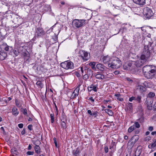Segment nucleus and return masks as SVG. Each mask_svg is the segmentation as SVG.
<instances>
[{"instance_id": "a878e982", "label": "nucleus", "mask_w": 156, "mask_h": 156, "mask_svg": "<svg viewBox=\"0 0 156 156\" xmlns=\"http://www.w3.org/2000/svg\"><path fill=\"white\" fill-rule=\"evenodd\" d=\"M135 130V126L133 125L130 126L128 129V132L130 133L132 132L133 130Z\"/></svg>"}, {"instance_id": "58836bf2", "label": "nucleus", "mask_w": 156, "mask_h": 156, "mask_svg": "<svg viewBox=\"0 0 156 156\" xmlns=\"http://www.w3.org/2000/svg\"><path fill=\"white\" fill-rule=\"evenodd\" d=\"M6 55L3 52H0V57L1 56V58L3 57V60L6 57Z\"/></svg>"}, {"instance_id": "a19ab883", "label": "nucleus", "mask_w": 156, "mask_h": 156, "mask_svg": "<svg viewBox=\"0 0 156 156\" xmlns=\"http://www.w3.org/2000/svg\"><path fill=\"white\" fill-rule=\"evenodd\" d=\"M61 126L63 128H66V124L64 120H63L62 122Z\"/></svg>"}, {"instance_id": "cd10ccee", "label": "nucleus", "mask_w": 156, "mask_h": 156, "mask_svg": "<svg viewBox=\"0 0 156 156\" xmlns=\"http://www.w3.org/2000/svg\"><path fill=\"white\" fill-rule=\"evenodd\" d=\"M114 75L112 73H109L107 74L106 75H105V79L108 78H113Z\"/></svg>"}, {"instance_id": "603ef678", "label": "nucleus", "mask_w": 156, "mask_h": 156, "mask_svg": "<svg viewBox=\"0 0 156 156\" xmlns=\"http://www.w3.org/2000/svg\"><path fill=\"white\" fill-rule=\"evenodd\" d=\"M108 148L107 146H105L104 147L105 152V153H107L108 152Z\"/></svg>"}, {"instance_id": "4c0bfd02", "label": "nucleus", "mask_w": 156, "mask_h": 156, "mask_svg": "<svg viewBox=\"0 0 156 156\" xmlns=\"http://www.w3.org/2000/svg\"><path fill=\"white\" fill-rule=\"evenodd\" d=\"M88 100L91 101V104L92 105H93V106H94V99H93V98L92 97H90L88 99Z\"/></svg>"}, {"instance_id": "393cba45", "label": "nucleus", "mask_w": 156, "mask_h": 156, "mask_svg": "<svg viewBox=\"0 0 156 156\" xmlns=\"http://www.w3.org/2000/svg\"><path fill=\"white\" fill-rule=\"evenodd\" d=\"M144 76L146 77L147 79H151L152 78V74H151L150 72H147L144 74Z\"/></svg>"}, {"instance_id": "bf43d9fd", "label": "nucleus", "mask_w": 156, "mask_h": 156, "mask_svg": "<svg viewBox=\"0 0 156 156\" xmlns=\"http://www.w3.org/2000/svg\"><path fill=\"white\" fill-rule=\"evenodd\" d=\"M14 152H15V153L13 154L12 155V156H17V151L15 150Z\"/></svg>"}, {"instance_id": "a211bd4d", "label": "nucleus", "mask_w": 156, "mask_h": 156, "mask_svg": "<svg viewBox=\"0 0 156 156\" xmlns=\"http://www.w3.org/2000/svg\"><path fill=\"white\" fill-rule=\"evenodd\" d=\"M112 7L113 8V9H115L118 10H119L122 11H123L124 10V8L122 5H121L120 6H117L116 5H113Z\"/></svg>"}, {"instance_id": "f03ea898", "label": "nucleus", "mask_w": 156, "mask_h": 156, "mask_svg": "<svg viewBox=\"0 0 156 156\" xmlns=\"http://www.w3.org/2000/svg\"><path fill=\"white\" fill-rule=\"evenodd\" d=\"M143 14L146 19H149L153 17L154 13L151 8L145 7L143 9Z\"/></svg>"}, {"instance_id": "bb28decb", "label": "nucleus", "mask_w": 156, "mask_h": 156, "mask_svg": "<svg viewBox=\"0 0 156 156\" xmlns=\"http://www.w3.org/2000/svg\"><path fill=\"white\" fill-rule=\"evenodd\" d=\"M80 153L79 150H78V148H76V150H73L72 152V153L73 155L76 156L77 154H78Z\"/></svg>"}, {"instance_id": "a18cd8bd", "label": "nucleus", "mask_w": 156, "mask_h": 156, "mask_svg": "<svg viewBox=\"0 0 156 156\" xmlns=\"http://www.w3.org/2000/svg\"><path fill=\"white\" fill-rule=\"evenodd\" d=\"M98 112L97 111H96L92 113V115L91 116H94L95 117H96L98 115Z\"/></svg>"}, {"instance_id": "e2e57ef3", "label": "nucleus", "mask_w": 156, "mask_h": 156, "mask_svg": "<svg viewBox=\"0 0 156 156\" xmlns=\"http://www.w3.org/2000/svg\"><path fill=\"white\" fill-rule=\"evenodd\" d=\"M153 129V128L152 126H151L149 127L148 130L150 131H152Z\"/></svg>"}, {"instance_id": "c9c22d12", "label": "nucleus", "mask_w": 156, "mask_h": 156, "mask_svg": "<svg viewBox=\"0 0 156 156\" xmlns=\"http://www.w3.org/2000/svg\"><path fill=\"white\" fill-rule=\"evenodd\" d=\"M50 117L51 119V122L53 123L54 121V114H50Z\"/></svg>"}, {"instance_id": "2f4dec72", "label": "nucleus", "mask_w": 156, "mask_h": 156, "mask_svg": "<svg viewBox=\"0 0 156 156\" xmlns=\"http://www.w3.org/2000/svg\"><path fill=\"white\" fill-rule=\"evenodd\" d=\"M13 52L16 56H17L19 54V50L17 48H15L13 50Z\"/></svg>"}, {"instance_id": "79ce46f5", "label": "nucleus", "mask_w": 156, "mask_h": 156, "mask_svg": "<svg viewBox=\"0 0 156 156\" xmlns=\"http://www.w3.org/2000/svg\"><path fill=\"white\" fill-rule=\"evenodd\" d=\"M115 142H113V141H112L111 144V146L109 147V149H111L112 150V149H113L114 146L115 145Z\"/></svg>"}, {"instance_id": "b1692460", "label": "nucleus", "mask_w": 156, "mask_h": 156, "mask_svg": "<svg viewBox=\"0 0 156 156\" xmlns=\"http://www.w3.org/2000/svg\"><path fill=\"white\" fill-rule=\"evenodd\" d=\"M15 103L16 105L18 107H20L22 106V101L16 99L15 100Z\"/></svg>"}, {"instance_id": "9d476101", "label": "nucleus", "mask_w": 156, "mask_h": 156, "mask_svg": "<svg viewBox=\"0 0 156 156\" xmlns=\"http://www.w3.org/2000/svg\"><path fill=\"white\" fill-rule=\"evenodd\" d=\"M147 61L144 59H142L140 58L139 59L136 61L135 64L137 67H140L142 66L143 64L145 62Z\"/></svg>"}, {"instance_id": "5fc2aeb1", "label": "nucleus", "mask_w": 156, "mask_h": 156, "mask_svg": "<svg viewBox=\"0 0 156 156\" xmlns=\"http://www.w3.org/2000/svg\"><path fill=\"white\" fill-rule=\"evenodd\" d=\"M140 132V130L139 129H137L136 130H135L134 131L135 133V134H138Z\"/></svg>"}, {"instance_id": "473e14b6", "label": "nucleus", "mask_w": 156, "mask_h": 156, "mask_svg": "<svg viewBox=\"0 0 156 156\" xmlns=\"http://www.w3.org/2000/svg\"><path fill=\"white\" fill-rule=\"evenodd\" d=\"M21 111L23 114L27 116V109L26 108H21Z\"/></svg>"}, {"instance_id": "423d86ee", "label": "nucleus", "mask_w": 156, "mask_h": 156, "mask_svg": "<svg viewBox=\"0 0 156 156\" xmlns=\"http://www.w3.org/2000/svg\"><path fill=\"white\" fill-rule=\"evenodd\" d=\"M79 56L82 58L84 62L87 61L89 58L90 56L87 52L83 50L80 51Z\"/></svg>"}, {"instance_id": "f8f14e48", "label": "nucleus", "mask_w": 156, "mask_h": 156, "mask_svg": "<svg viewBox=\"0 0 156 156\" xmlns=\"http://www.w3.org/2000/svg\"><path fill=\"white\" fill-rule=\"evenodd\" d=\"M98 85L97 84L94 85L92 84L88 87L87 89L88 91L90 92L92 90H93L94 92H97L98 89Z\"/></svg>"}, {"instance_id": "774afa93", "label": "nucleus", "mask_w": 156, "mask_h": 156, "mask_svg": "<svg viewBox=\"0 0 156 156\" xmlns=\"http://www.w3.org/2000/svg\"><path fill=\"white\" fill-rule=\"evenodd\" d=\"M156 146V143H153L151 145V147H154Z\"/></svg>"}, {"instance_id": "aec40b11", "label": "nucleus", "mask_w": 156, "mask_h": 156, "mask_svg": "<svg viewBox=\"0 0 156 156\" xmlns=\"http://www.w3.org/2000/svg\"><path fill=\"white\" fill-rule=\"evenodd\" d=\"M127 109L130 112H132L133 109V104L132 103L129 102L127 105Z\"/></svg>"}, {"instance_id": "ea45409f", "label": "nucleus", "mask_w": 156, "mask_h": 156, "mask_svg": "<svg viewBox=\"0 0 156 156\" xmlns=\"http://www.w3.org/2000/svg\"><path fill=\"white\" fill-rule=\"evenodd\" d=\"M152 102H153V101H150V106H149V104L148 103H147V108H148V109H151L152 108Z\"/></svg>"}, {"instance_id": "1a4fd4ad", "label": "nucleus", "mask_w": 156, "mask_h": 156, "mask_svg": "<svg viewBox=\"0 0 156 156\" xmlns=\"http://www.w3.org/2000/svg\"><path fill=\"white\" fill-rule=\"evenodd\" d=\"M45 33L44 30L41 28L38 27L36 32L35 35L37 37H40L44 35Z\"/></svg>"}, {"instance_id": "7ed1b4c3", "label": "nucleus", "mask_w": 156, "mask_h": 156, "mask_svg": "<svg viewBox=\"0 0 156 156\" xmlns=\"http://www.w3.org/2000/svg\"><path fill=\"white\" fill-rule=\"evenodd\" d=\"M150 53L148 46L144 45L141 56V58L144 59L147 61L150 56Z\"/></svg>"}, {"instance_id": "09e8293b", "label": "nucleus", "mask_w": 156, "mask_h": 156, "mask_svg": "<svg viewBox=\"0 0 156 156\" xmlns=\"http://www.w3.org/2000/svg\"><path fill=\"white\" fill-rule=\"evenodd\" d=\"M89 65L90 66H95L96 62H90L89 63Z\"/></svg>"}, {"instance_id": "9b49d317", "label": "nucleus", "mask_w": 156, "mask_h": 156, "mask_svg": "<svg viewBox=\"0 0 156 156\" xmlns=\"http://www.w3.org/2000/svg\"><path fill=\"white\" fill-rule=\"evenodd\" d=\"M94 75L95 78L98 80H102L105 79V75L100 72H97Z\"/></svg>"}, {"instance_id": "0eeeda50", "label": "nucleus", "mask_w": 156, "mask_h": 156, "mask_svg": "<svg viewBox=\"0 0 156 156\" xmlns=\"http://www.w3.org/2000/svg\"><path fill=\"white\" fill-rule=\"evenodd\" d=\"M41 143L38 140H36L34 143V144L35 145L34 147V149L36 152L38 154H40L41 149L39 145Z\"/></svg>"}, {"instance_id": "69168bd1", "label": "nucleus", "mask_w": 156, "mask_h": 156, "mask_svg": "<svg viewBox=\"0 0 156 156\" xmlns=\"http://www.w3.org/2000/svg\"><path fill=\"white\" fill-rule=\"evenodd\" d=\"M53 139H54V143H55V146L56 147H57V143L56 142V138H54Z\"/></svg>"}, {"instance_id": "3c124183", "label": "nucleus", "mask_w": 156, "mask_h": 156, "mask_svg": "<svg viewBox=\"0 0 156 156\" xmlns=\"http://www.w3.org/2000/svg\"><path fill=\"white\" fill-rule=\"evenodd\" d=\"M27 128L30 130L31 131L33 129L32 125L31 124L27 126Z\"/></svg>"}, {"instance_id": "20e7f679", "label": "nucleus", "mask_w": 156, "mask_h": 156, "mask_svg": "<svg viewBox=\"0 0 156 156\" xmlns=\"http://www.w3.org/2000/svg\"><path fill=\"white\" fill-rule=\"evenodd\" d=\"M86 20H84L75 19L72 22V25L74 27L77 28L82 27L85 24Z\"/></svg>"}, {"instance_id": "0e129e2a", "label": "nucleus", "mask_w": 156, "mask_h": 156, "mask_svg": "<svg viewBox=\"0 0 156 156\" xmlns=\"http://www.w3.org/2000/svg\"><path fill=\"white\" fill-rule=\"evenodd\" d=\"M87 73H89L90 74V73H91V74L92 73V70H91L90 69H87Z\"/></svg>"}, {"instance_id": "338daca9", "label": "nucleus", "mask_w": 156, "mask_h": 156, "mask_svg": "<svg viewBox=\"0 0 156 156\" xmlns=\"http://www.w3.org/2000/svg\"><path fill=\"white\" fill-rule=\"evenodd\" d=\"M87 113L88 114H90V115H92L91 111L90 110H88L87 111Z\"/></svg>"}, {"instance_id": "4be33fe9", "label": "nucleus", "mask_w": 156, "mask_h": 156, "mask_svg": "<svg viewBox=\"0 0 156 156\" xmlns=\"http://www.w3.org/2000/svg\"><path fill=\"white\" fill-rule=\"evenodd\" d=\"M105 112L109 116H112L114 115L113 112L111 110L108 109H105Z\"/></svg>"}, {"instance_id": "f257e3e1", "label": "nucleus", "mask_w": 156, "mask_h": 156, "mask_svg": "<svg viewBox=\"0 0 156 156\" xmlns=\"http://www.w3.org/2000/svg\"><path fill=\"white\" fill-rule=\"evenodd\" d=\"M110 62L111 64L108 65V67L112 69H118L122 65L121 60L118 58H113Z\"/></svg>"}, {"instance_id": "680f3d73", "label": "nucleus", "mask_w": 156, "mask_h": 156, "mask_svg": "<svg viewBox=\"0 0 156 156\" xmlns=\"http://www.w3.org/2000/svg\"><path fill=\"white\" fill-rule=\"evenodd\" d=\"M126 80L128 81H129V82H133V80H132L130 78H128V77H127L126 78Z\"/></svg>"}, {"instance_id": "6ab92c4d", "label": "nucleus", "mask_w": 156, "mask_h": 156, "mask_svg": "<svg viewBox=\"0 0 156 156\" xmlns=\"http://www.w3.org/2000/svg\"><path fill=\"white\" fill-rule=\"evenodd\" d=\"M137 89L139 90L140 92H143L146 91V89L145 87L141 85H138Z\"/></svg>"}, {"instance_id": "c03bdc74", "label": "nucleus", "mask_w": 156, "mask_h": 156, "mask_svg": "<svg viewBox=\"0 0 156 156\" xmlns=\"http://www.w3.org/2000/svg\"><path fill=\"white\" fill-rule=\"evenodd\" d=\"M135 97L132 96L129 98V101L130 102H132L133 100H135Z\"/></svg>"}, {"instance_id": "5701e85b", "label": "nucleus", "mask_w": 156, "mask_h": 156, "mask_svg": "<svg viewBox=\"0 0 156 156\" xmlns=\"http://www.w3.org/2000/svg\"><path fill=\"white\" fill-rule=\"evenodd\" d=\"M139 136L137 135H135L133 136L131 138V140H133V142H134L135 143H136V142L138 141L139 139Z\"/></svg>"}, {"instance_id": "6e6d98bb", "label": "nucleus", "mask_w": 156, "mask_h": 156, "mask_svg": "<svg viewBox=\"0 0 156 156\" xmlns=\"http://www.w3.org/2000/svg\"><path fill=\"white\" fill-rule=\"evenodd\" d=\"M117 99L118 101H122L123 100V98H120V97L117 98Z\"/></svg>"}, {"instance_id": "c85d7f7f", "label": "nucleus", "mask_w": 156, "mask_h": 156, "mask_svg": "<svg viewBox=\"0 0 156 156\" xmlns=\"http://www.w3.org/2000/svg\"><path fill=\"white\" fill-rule=\"evenodd\" d=\"M56 29H57V28H56ZM57 29H58V28H57ZM60 31V30H58V32H57V33H55V36H54V38H54L55 41H56L57 40V38H58L57 36L58 34Z\"/></svg>"}, {"instance_id": "c756f323", "label": "nucleus", "mask_w": 156, "mask_h": 156, "mask_svg": "<svg viewBox=\"0 0 156 156\" xmlns=\"http://www.w3.org/2000/svg\"><path fill=\"white\" fill-rule=\"evenodd\" d=\"M141 96L138 95L136 98L135 97V100L137 101L138 103H140L141 101Z\"/></svg>"}, {"instance_id": "052dcab7", "label": "nucleus", "mask_w": 156, "mask_h": 156, "mask_svg": "<svg viewBox=\"0 0 156 156\" xmlns=\"http://www.w3.org/2000/svg\"><path fill=\"white\" fill-rule=\"evenodd\" d=\"M114 73L115 75H117L120 73V72L119 71H115L114 72Z\"/></svg>"}, {"instance_id": "f3484780", "label": "nucleus", "mask_w": 156, "mask_h": 156, "mask_svg": "<svg viewBox=\"0 0 156 156\" xmlns=\"http://www.w3.org/2000/svg\"><path fill=\"white\" fill-rule=\"evenodd\" d=\"M151 68V66L149 65H146L144 66L143 68V71L145 74L147 72H149Z\"/></svg>"}, {"instance_id": "39448f33", "label": "nucleus", "mask_w": 156, "mask_h": 156, "mask_svg": "<svg viewBox=\"0 0 156 156\" xmlns=\"http://www.w3.org/2000/svg\"><path fill=\"white\" fill-rule=\"evenodd\" d=\"M61 66L66 70L72 69H74V64L72 62L67 61L61 63Z\"/></svg>"}, {"instance_id": "37998d69", "label": "nucleus", "mask_w": 156, "mask_h": 156, "mask_svg": "<svg viewBox=\"0 0 156 156\" xmlns=\"http://www.w3.org/2000/svg\"><path fill=\"white\" fill-rule=\"evenodd\" d=\"M149 72H150L151 74H152V75L153 76L154 73L155 72V70L154 69H151V68Z\"/></svg>"}, {"instance_id": "8fccbe9b", "label": "nucleus", "mask_w": 156, "mask_h": 156, "mask_svg": "<svg viewBox=\"0 0 156 156\" xmlns=\"http://www.w3.org/2000/svg\"><path fill=\"white\" fill-rule=\"evenodd\" d=\"M88 76L87 74H85L83 77V78L84 80H86L88 78Z\"/></svg>"}, {"instance_id": "864d4df0", "label": "nucleus", "mask_w": 156, "mask_h": 156, "mask_svg": "<svg viewBox=\"0 0 156 156\" xmlns=\"http://www.w3.org/2000/svg\"><path fill=\"white\" fill-rule=\"evenodd\" d=\"M18 126L19 128H22L23 126V123H20L18 125Z\"/></svg>"}, {"instance_id": "49530a36", "label": "nucleus", "mask_w": 156, "mask_h": 156, "mask_svg": "<svg viewBox=\"0 0 156 156\" xmlns=\"http://www.w3.org/2000/svg\"><path fill=\"white\" fill-rule=\"evenodd\" d=\"M9 46L7 45L6 44H5V50L6 51H8L9 50Z\"/></svg>"}, {"instance_id": "13d9d810", "label": "nucleus", "mask_w": 156, "mask_h": 156, "mask_svg": "<svg viewBox=\"0 0 156 156\" xmlns=\"http://www.w3.org/2000/svg\"><path fill=\"white\" fill-rule=\"evenodd\" d=\"M26 133V130L25 129H23V130L21 132V133L22 135H24Z\"/></svg>"}, {"instance_id": "f704fd0d", "label": "nucleus", "mask_w": 156, "mask_h": 156, "mask_svg": "<svg viewBox=\"0 0 156 156\" xmlns=\"http://www.w3.org/2000/svg\"><path fill=\"white\" fill-rule=\"evenodd\" d=\"M135 38L137 37V39L139 40L141 38V36L140 33L137 32L135 35Z\"/></svg>"}, {"instance_id": "72a5a7b5", "label": "nucleus", "mask_w": 156, "mask_h": 156, "mask_svg": "<svg viewBox=\"0 0 156 156\" xmlns=\"http://www.w3.org/2000/svg\"><path fill=\"white\" fill-rule=\"evenodd\" d=\"M155 94L154 93L150 92L148 94V97L150 98L153 97L155 96Z\"/></svg>"}, {"instance_id": "412c9836", "label": "nucleus", "mask_w": 156, "mask_h": 156, "mask_svg": "<svg viewBox=\"0 0 156 156\" xmlns=\"http://www.w3.org/2000/svg\"><path fill=\"white\" fill-rule=\"evenodd\" d=\"M135 143H134L133 140H131V138L129 140L128 143V145L129 147H132L134 145Z\"/></svg>"}, {"instance_id": "7c9ffc66", "label": "nucleus", "mask_w": 156, "mask_h": 156, "mask_svg": "<svg viewBox=\"0 0 156 156\" xmlns=\"http://www.w3.org/2000/svg\"><path fill=\"white\" fill-rule=\"evenodd\" d=\"M36 84L38 87L42 88L43 87V85L41 81H38L36 83Z\"/></svg>"}, {"instance_id": "e433bc0d", "label": "nucleus", "mask_w": 156, "mask_h": 156, "mask_svg": "<svg viewBox=\"0 0 156 156\" xmlns=\"http://www.w3.org/2000/svg\"><path fill=\"white\" fill-rule=\"evenodd\" d=\"M135 126V129L139 128L140 127V126L138 122H136L134 125Z\"/></svg>"}, {"instance_id": "de8ad7c7", "label": "nucleus", "mask_w": 156, "mask_h": 156, "mask_svg": "<svg viewBox=\"0 0 156 156\" xmlns=\"http://www.w3.org/2000/svg\"><path fill=\"white\" fill-rule=\"evenodd\" d=\"M34 152L33 151H27V154L28 155H32L34 154Z\"/></svg>"}, {"instance_id": "dca6fc26", "label": "nucleus", "mask_w": 156, "mask_h": 156, "mask_svg": "<svg viewBox=\"0 0 156 156\" xmlns=\"http://www.w3.org/2000/svg\"><path fill=\"white\" fill-rule=\"evenodd\" d=\"M12 115L15 116L17 115L19 113L18 109L15 107L12 108Z\"/></svg>"}, {"instance_id": "2eb2a0df", "label": "nucleus", "mask_w": 156, "mask_h": 156, "mask_svg": "<svg viewBox=\"0 0 156 156\" xmlns=\"http://www.w3.org/2000/svg\"><path fill=\"white\" fill-rule=\"evenodd\" d=\"M133 2L140 5H142L145 3V0H133Z\"/></svg>"}, {"instance_id": "4468645a", "label": "nucleus", "mask_w": 156, "mask_h": 156, "mask_svg": "<svg viewBox=\"0 0 156 156\" xmlns=\"http://www.w3.org/2000/svg\"><path fill=\"white\" fill-rule=\"evenodd\" d=\"M112 58H110L108 56H106L103 58V62L107 64L108 67V65L110 63V61L112 62Z\"/></svg>"}, {"instance_id": "6e6552de", "label": "nucleus", "mask_w": 156, "mask_h": 156, "mask_svg": "<svg viewBox=\"0 0 156 156\" xmlns=\"http://www.w3.org/2000/svg\"><path fill=\"white\" fill-rule=\"evenodd\" d=\"M96 68L99 70L102 71H106L107 70L108 68L105 67L103 64L99 63L96 66Z\"/></svg>"}, {"instance_id": "ddd939ff", "label": "nucleus", "mask_w": 156, "mask_h": 156, "mask_svg": "<svg viewBox=\"0 0 156 156\" xmlns=\"http://www.w3.org/2000/svg\"><path fill=\"white\" fill-rule=\"evenodd\" d=\"M80 85H81L80 84H79L77 87L76 88L72 94V96L73 97V98H75L78 95L79 92L80 90L79 87Z\"/></svg>"}, {"instance_id": "4d7b16f0", "label": "nucleus", "mask_w": 156, "mask_h": 156, "mask_svg": "<svg viewBox=\"0 0 156 156\" xmlns=\"http://www.w3.org/2000/svg\"><path fill=\"white\" fill-rule=\"evenodd\" d=\"M140 28L141 29V30L142 31L146 32V29L144 28V27H141L140 28Z\"/></svg>"}]
</instances>
